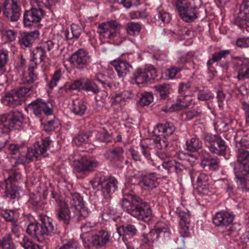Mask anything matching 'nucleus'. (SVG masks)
<instances>
[{"label": "nucleus", "mask_w": 249, "mask_h": 249, "mask_svg": "<svg viewBox=\"0 0 249 249\" xmlns=\"http://www.w3.org/2000/svg\"><path fill=\"white\" fill-rule=\"evenodd\" d=\"M163 168L167 170L168 173L176 172L178 174L187 168L185 165L176 160H168L164 161L161 164Z\"/></svg>", "instance_id": "35"}, {"label": "nucleus", "mask_w": 249, "mask_h": 249, "mask_svg": "<svg viewBox=\"0 0 249 249\" xmlns=\"http://www.w3.org/2000/svg\"><path fill=\"white\" fill-rule=\"evenodd\" d=\"M54 214L56 220L65 230L71 229L75 222L84 220L77 219L75 213L71 215L70 208L66 202H60L58 206H56Z\"/></svg>", "instance_id": "9"}, {"label": "nucleus", "mask_w": 249, "mask_h": 249, "mask_svg": "<svg viewBox=\"0 0 249 249\" xmlns=\"http://www.w3.org/2000/svg\"><path fill=\"white\" fill-rule=\"evenodd\" d=\"M111 64L115 68L120 77L125 76L132 69L131 65L128 62L121 59L113 60Z\"/></svg>", "instance_id": "34"}, {"label": "nucleus", "mask_w": 249, "mask_h": 249, "mask_svg": "<svg viewBox=\"0 0 249 249\" xmlns=\"http://www.w3.org/2000/svg\"><path fill=\"white\" fill-rule=\"evenodd\" d=\"M29 203L32 205V208L36 211L43 210L46 208V203L41 199L40 196L35 197L31 199Z\"/></svg>", "instance_id": "52"}, {"label": "nucleus", "mask_w": 249, "mask_h": 249, "mask_svg": "<svg viewBox=\"0 0 249 249\" xmlns=\"http://www.w3.org/2000/svg\"><path fill=\"white\" fill-rule=\"evenodd\" d=\"M98 32L100 38L104 39L105 41L117 45L122 42L119 24L115 21L102 23L98 27Z\"/></svg>", "instance_id": "8"}, {"label": "nucleus", "mask_w": 249, "mask_h": 249, "mask_svg": "<svg viewBox=\"0 0 249 249\" xmlns=\"http://www.w3.org/2000/svg\"><path fill=\"white\" fill-rule=\"evenodd\" d=\"M19 243L24 249H41L38 245L25 235H23Z\"/></svg>", "instance_id": "49"}, {"label": "nucleus", "mask_w": 249, "mask_h": 249, "mask_svg": "<svg viewBox=\"0 0 249 249\" xmlns=\"http://www.w3.org/2000/svg\"><path fill=\"white\" fill-rule=\"evenodd\" d=\"M194 53L192 52L188 53L185 55H183L180 58V61L184 64V68L189 70L195 68L194 63L193 61Z\"/></svg>", "instance_id": "53"}, {"label": "nucleus", "mask_w": 249, "mask_h": 249, "mask_svg": "<svg viewBox=\"0 0 249 249\" xmlns=\"http://www.w3.org/2000/svg\"><path fill=\"white\" fill-rule=\"evenodd\" d=\"M25 123V118L21 111L15 110L0 114V134H8L12 130H20Z\"/></svg>", "instance_id": "6"}, {"label": "nucleus", "mask_w": 249, "mask_h": 249, "mask_svg": "<svg viewBox=\"0 0 249 249\" xmlns=\"http://www.w3.org/2000/svg\"><path fill=\"white\" fill-rule=\"evenodd\" d=\"M231 51L230 50H221L219 52L214 53L211 58L209 59L207 62V67L208 71L214 76L216 73V71L214 66V64L220 61L222 58H225L227 55L230 54Z\"/></svg>", "instance_id": "30"}, {"label": "nucleus", "mask_w": 249, "mask_h": 249, "mask_svg": "<svg viewBox=\"0 0 249 249\" xmlns=\"http://www.w3.org/2000/svg\"><path fill=\"white\" fill-rule=\"evenodd\" d=\"M99 165V162L92 158L82 157L73 161V170L75 173L86 176L94 172Z\"/></svg>", "instance_id": "15"}, {"label": "nucleus", "mask_w": 249, "mask_h": 249, "mask_svg": "<svg viewBox=\"0 0 249 249\" xmlns=\"http://www.w3.org/2000/svg\"><path fill=\"white\" fill-rule=\"evenodd\" d=\"M141 30V25L137 23L133 22H130L127 24L126 30L127 33L131 36L138 35Z\"/></svg>", "instance_id": "59"}, {"label": "nucleus", "mask_w": 249, "mask_h": 249, "mask_svg": "<svg viewBox=\"0 0 249 249\" xmlns=\"http://www.w3.org/2000/svg\"><path fill=\"white\" fill-rule=\"evenodd\" d=\"M19 243L24 249H41L38 245L25 235H23Z\"/></svg>", "instance_id": "48"}, {"label": "nucleus", "mask_w": 249, "mask_h": 249, "mask_svg": "<svg viewBox=\"0 0 249 249\" xmlns=\"http://www.w3.org/2000/svg\"><path fill=\"white\" fill-rule=\"evenodd\" d=\"M27 111H30L38 118L44 116H49L53 114V105L50 102H46L43 99L37 98L33 101L25 108Z\"/></svg>", "instance_id": "14"}, {"label": "nucleus", "mask_w": 249, "mask_h": 249, "mask_svg": "<svg viewBox=\"0 0 249 249\" xmlns=\"http://www.w3.org/2000/svg\"><path fill=\"white\" fill-rule=\"evenodd\" d=\"M197 10L195 7H191L185 11V12L182 13L180 16L182 20L186 22H193L197 18Z\"/></svg>", "instance_id": "42"}, {"label": "nucleus", "mask_w": 249, "mask_h": 249, "mask_svg": "<svg viewBox=\"0 0 249 249\" xmlns=\"http://www.w3.org/2000/svg\"><path fill=\"white\" fill-rule=\"evenodd\" d=\"M33 87L19 88L6 93L1 99V103L6 106L15 108L21 105L23 101V97L29 93Z\"/></svg>", "instance_id": "11"}, {"label": "nucleus", "mask_w": 249, "mask_h": 249, "mask_svg": "<svg viewBox=\"0 0 249 249\" xmlns=\"http://www.w3.org/2000/svg\"><path fill=\"white\" fill-rule=\"evenodd\" d=\"M69 61L75 68L82 70L90 64L91 58L87 51L80 49L71 54Z\"/></svg>", "instance_id": "19"}, {"label": "nucleus", "mask_w": 249, "mask_h": 249, "mask_svg": "<svg viewBox=\"0 0 249 249\" xmlns=\"http://www.w3.org/2000/svg\"><path fill=\"white\" fill-rule=\"evenodd\" d=\"M93 189L100 190L105 198H108L117 190L118 181L113 176H106L102 173H96L90 181Z\"/></svg>", "instance_id": "7"}, {"label": "nucleus", "mask_w": 249, "mask_h": 249, "mask_svg": "<svg viewBox=\"0 0 249 249\" xmlns=\"http://www.w3.org/2000/svg\"><path fill=\"white\" fill-rule=\"evenodd\" d=\"M168 144L169 142L167 138L162 135H159L156 136L153 139V143L148 145L141 143L140 144V150L148 163L153 166H156V164L154 162V160H156L154 156H152V154L155 153L156 148L162 150L167 147Z\"/></svg>", "instance_id": "10"}, {"label": "nucleus", "mask_w": 249, "mask_h": 249, "mask_svg": "<svg viewBox=\"0 0 249 249\" xmlns=\"http://www.w3.org/2000/svg\"><path fill=\"white\" fill-rule=\"evenodd\" d=\"M197 99L205 102H212L214 99V94L208 89H201L197 90Z\"/></svg>", "instance_id": "46"}, {"label": "nucleus", "mask_w": 249, "mask_h": 249, "mask_svg": "<svg viewBox=\"0 0 249 249\" xmlns=\"http://www.w3.org/2000/svg\"><path fill=\"white\" fill-rule=\"evenodd\" d=\"M154 100L153 95L151 92H144L139 100V104L142 106L149 105Z\"/></svg>", "instance_id": "62"}, {"label": "nucleus", "mask_w": 249, "mask_h": 249, "mask_svg": "<svg viewBox=\"0 0 249 249\" xmlns=\"http://www.w3.org/2000/svg\"><path fill=\"white\" fill-rule=\"evenodd\" d=\"M194 97L191 94L179 96V103L174 104L168 109H165L163 110L165 112H174L178 110L184 109L188 107L195 105L196 104Z\"/></svg>", "instance_id": "27"}, {"label": "nucleus", "mask_w": 249, "mask_h": 249, "mask_svg": "<svg viewBox=\"0 0 249 249\" xmlns=\"http://www.w3.org/2000/svg\"><path fill=\"white\" fill-rule=\"evenodd\" d=\"M211 177L202 172L196 179V191L201 195H207L210 192Z\"/></svg>", "instance_id": "29"}, {"label": "nucleus", "mask_w": 249, "mask_h": 249, "mask_svg": "<svg viewBox=\"0 0 249 249\" xmlns=\"http://www.w3.org/2000/svg\"><path fill=\"white\" fill-rule=\"evenodd\" d=\"M122 205L124 210L133 217L148 222L153 215L149 204L127 187L123 190Z\"/></svg>", "instance_id": "1"}, {"label": "nucleus", "mask_w": 249, "mask_h": 249, "mask_svg": "<svg viewBox=\"0 0 249 249\" xmlns=\"http://www.w3.org/2000/svg\"><path fill=\"white\" fill-rule=\"evenodd\" d=\"M175 212L180 218L179 225L190 224V214L188 212L182 211L180 208H177Z\"/></svg>", "instance_id": "54"}, {"label": "nucleus", "mask_w": 249, "mask_h": 249, "mask_svg": "<svg viewBox=\"0 0 249 249\" xmlns=\"http://www.w3.org/2000/svg\"><path fill=\"white\" fill-rule=\"evenodd\" d=\"M95 228V224L91 222H86L84 224L81 226V230L82 234H81V237L84 238L86 240H87L88 237L86 236V234L88 233L92 232L94 230Z\"/></svg>", "instance_id": "58"}, {"label": "nucleus", "mask_w": 249, "mask_h": 249, "mask_svg": "<svg viewBox=\"0 0 249 249\" xmlns=\"http://www.w3.org/2000/svg\"><path fill=\"white\" fill-rule=\"evenodd\" d=\"M176 5L179 15L192 7L188 0H177Z\"/></svg>", "instance_id": "61"}, {"label": "nucleus", "mask_w": 249, "mask_h": 249, "mask_svg": "<svg viewBox=\"0 0 249 249\" xmlns=\"http://www.w3.org/2000/svg\"><path fill=\"white\" fill-rule=\"evenodd\" d=\"M21 174L18 170L16 169H11L8 172V177L5 180L9 183H14L17 182L21 178Z\"/></svg>", "instance_id": "60"}, {"label": "nucleus", "mask_w": 249, "mask_h": 249, "mask_svg": "<svg viewBox=\"0 0 249 249\" xmlns=\"http://www.w3.org/2000/svg\"><path fill=\"white\" fill-rule=\"evenodd\" d=\"M134 80L138 85L142 84L154 80L157 76V71L153 66L150 65L144 69H138L134 73Z\"/></svg>", "instance_id": "22"}, {"label": "nucleus", "mask_w": 249, "mask_h": 249, "mask_svg": "<svg viewBox=\"0 0 249 249\" xmlns=\"http://www.w3.org/2000/svg\"><path fill=\"white\" fill-rule=\"evenodd\" d=\"M237 161L234 168L237 188L242 192H249V151H240Z\"/></svg>", "instance_id": "4"}, {"label": "nucleus", "mask_w": 249, "mask_h": 249, "mask_svg": "<svg viewBox=\"0 0 249 249\" xmlns=\"http://www.w3.org/2000/svg\"><path fill=\"white\" fill-rule=\"evenodd\" d=\"M159 175L155 172L142 173L139 177L138 185L144 190H151L159 184Z\"/></svg>", "instance_id": "24"}, {"label": "nucleus", "mask_w": 249, "mask_h": 249, "mask_svg": "<svg viewBox=\"0 0 249 249\" xmlns=\"http://www.w3.org/2000/svg\"><path fill=\"white\" fill-rule=\"evenodd\" d=\"M242 132H238L234 136V139L236 142H239V145L242 148H249V136H244L241 139L238 136L239 133Z\"/></svg>", "instance_id": "64"}, {"label": "nucleus", "mask_w": 249, "mask_h": 249, "mask_svg": "<svg viewBox=\"0 0 249 249\" xmlns=\"http://www.w3.org/2000/svg\"><path fill=\"white\" fill-rule=\"evenodd\" d=\"M159 93L160 99L166 100L169 98L170 86L167 84L159 85L155 87Z\"/></svg>", "instance_id": "50"}, {"label": "nucleus", "mask_w": 249, "mask_h": 249, "mask_svg": "<svg viewBox=\"0 0 249 249\" xmlns=\"http://www.w3.org/2000/svg\"><path fill=\"white\" fill-rule=\"evenodd\" d=\"M137 229L135 225L131 224H126L120 226L117 228V231L120 236H122L123 239L133 237L137 234Z\"/></svg>", "instance_id": "36"}, {"label": "nucleus", "mask_w": 249, "mask_h": 249, "mask_svg": "<svg viewBox=\"0 0 249 249\" xmlns=\"http://www.w3.org/2000/svg\"><path fill=\"white\" fill-rule=\"evenodd\" d=\"M167 229L165 223L160 222L157 223L148 233H143L142 238V249H153V243L158 239L160 233L166 232Z\"/></svg>", "instance_id": "16"}, {"label": "nucleus", "mask_w": 249, "mask_h": 249, "mask_svg": "<svg viewBox=\"0 0 249 249\" xmlns=\"http://www.w3.org/2000/svg\"><path fill=\"white\" fill-rule=\"evenodd\" d=\"M234 215L228 211H221L215 213L213 218V223L218 227H224L230 225L233 222Z\"/></svg>", "instance_id": "28"}, {"label": "nucleus", "mask_w": 249, "mask_h": 249, "mask_svg": "<svg viewBox=\"0 0 249 249\" xmlns=\"http://www.w3.org/2000/svg\"><path fill=\"white\" fill-rule=\"evenodd\" d=\"M199 158L201 160L200 166L203 168L210 170H216L219 167V159L212 156L206 150H201L199 152Z\"/></svg>", "instance_id": "25"}, {"label": "nucleus", "mask_w": 249, "mask_h": 249, "mask_svg": "<svg viewBox=\"0 0 249 249\" xmlns=\"http://www.w3.org/2000/svg\"><path fill=\"white\" fill-rule=\"evenodd\" d=\"M84 78H78L70 85H66L63 87H60L58 91V95L59 97H66L70 94V92L71 90H76L81 92L83 91Z\"/></svg>", "instance_id": "32"}, {"label": "nucleus", "mask_w": 249, "mask_h": 249, "mask_svg": "<svg viewBox=\"0 0 249 249\" xmlns=\"http://www.w3.org/2000/svg\"><path fill=\"white\" fill-rule=\"evenodd\" d=\"M39 32L37 30L22 33L19 38V44L22 49L31 47L38 38Z\"/></svg>", "instance_id": "31"}, {"label": "nucleus", "mask_w": 249, "mask_h": 249, "mask_svg": "<svg viewBox=\"0 0 249 249\" xmlns=\"http://www.w3.org/2000/svg\"><path fill=\"white\" fill-rule=\"evenodd\" d=\"M110 235L105 230L97 231L88 236L87 240L84 239L83 243L86 248L89 249H105L109 242Z\"/></svg>", "instance_id": "12"}, {"label": "nucleus", "mask_w": 249, "mask_h": 249, "mask_svg": "<svg viewBox=\"0 0 249 249\" xmlns=\"http://www.w3.org/2000/svg\"><path fill=\"white\" fill-rule=\"evenodd\" d=\"M0 249H16L10 233L5 234L0 239Z\"/></svg>", "instance_id": "44"}, {"label": "nucleus", "mask_w": 249, "mask_h": 249, "mask_svg": "<svg viewBox=\"0 0 249 249\" xmlns=\"http://www.w3.org/2000/svg\"><path fill=\"white\" fill-rule=\"evenodd\" d=\"M62 77V72L60 69H57L55 71L54 73L52 75L51 80L48 82V86L51 89H53L57 83L61 80Z\"/></svg>", "instance_id": "56"}, {"label": "nucleus", "mask_w": 249, "mask_h": 249, "mask_svg": "<svg viewBox=\"0 0 249 249\" xmlns=\"http://www.w3.org/2000/svg\"><path fill=\"white\" fill-rule=\"evenodd\" d=\"M185 145L187 151L190 152H197L199 156V152L201 150H205L202 148V143L199 138L196 136L186 141Z\"/></svg>", "instance_id": "37"}, {"label": "nucleus", "mask_w": 249, "mask_h": 249, "mask_svg": "<svg viewBox=\"0 0 249 249\" xmlns=\"http://www.w3.org/2000/svg\"><path fill=\"white\" fill-rule=\"evenodd\" d=\"M3 13L8 19L17 21L21 15L19 0H5L3 3Z\"/></svg>", "instance_id": "20"}, {"label": "nucleus", "mask_w": 249, "mask_h": 249, "mask_svg": "<svg viewBox=\"0 0 249 249\" xmlns=\"http://www.w3.org/2000/svg\"><path fill=\"white\" fill-rule=\"evenodd\" d=\"M204 141L205 146L211 153L222 156L226 154L228 146L219 135L207 134L204 138Z\"/></svg>", "instance_id": "13"}, {"label": "nucleus", "mask_w": 249, "mask_h": 249, "mask_svg": "<svg viewBox=\"0 0 249 249\" xmlns=\"http://www.w3.org/2000/svg\"><path fill=\"white\" fill-rule=\"evenodd\" d=\"M32 54L33 62L30 65H36V68L38 64L44 61L47 56L46 51L41 46L34 49Z\"/></svg>", "instance_id": "40"}, {"label": "nucleus", "mask_w": 249, "mask_h": 249, "mask_svg": "<svg viewBox=\"0 0 249 249\" xmlns=\"http://www.w3.org/2000/svg\"><path fill=\"white\" fill-rule=\"evenodd\" d=\"M201 112L196 109H193L182 112L180 114L181 119L188 121L200 116Z\"/></svg>", "instance_id": "55"}, {"label": "nucleus", "mask_w": 249, "mask_h": 249, "mask_svg": "<svg viewBox=\"0 0 249 249\" xmlns=\"http://www.w3.org/2000/svg\"><path fill=\"white\" fill-rule=\"evenodd\" d=\"M83 86L82 88L83 91L91 92L95 96V100L96 102L101 101L104 103L108 96L107 90L103 88L101 89L97 83L87 78H84V83H82Z\"/></svg>", "instance_id": "21"}, {"label": "nucleus", "mask_w": 249, "mask_h": 249, "mask_svg": "<svg viewBox=\"0 0 249 249\" xmlns=\"http://www.w3.org/2000/svg\"><path fill=\"white\" fill-rule=\"evenodd\" d=\"M70 209L72 213H75L77 219H85L89 215L88 209L84 207L83 198L79 193L71 194L70 201Z\"/></svg>", "instance_id": "18"}, {"label": "nucleus", "mask_w": 249, "mask_h": 249, "mask_svg": "<svg viewBox=\"0 0 249 249\" xmlns=\"http://www.w3.org/2000/svg\"><path fill=\"white\" fill-rule=\"evenodd\" d=\"M27 233L37 240L43 242L59 231L56 225L53 223V219L45 215H41L40 222L35 221L30 222L26 230Z\"/></svg>", "instance_id": "2"}, {"label": "nucleus", "mask_w": 249, "mask_h": 249, "mask_svg": "<svg viewBox=\"0 0 249 249\" xmlns=\"http://www.w3.org/2000/svg\"><path fill=\"white\" fill-rule=\"evenodd\" d=\"M20 188L14 183H10L4 191L3 197L8 203H14L20 197Z\"/></svg>", "instance_id": "33"}, {"label": "nucleus", "mask_w": 249, "mask_h": 249, "mask_svg": "<svg viewBox=\"0 0 249 249\" xmlns=\"http://www.w3.org/2000/svg\"><path fill=\"white\" fill-rule=\"evenodd\" d=\"M30 147H27L24 143L19 144L11 143L9 145L8 149L11 154L16 155L18 153L25 154Z\"/></svg>", "instance_id": "45"}, {"label": "nucleus", "mask_w": 249, "mask_h": 249, "mask_svg": "<svg viewBox=\"0 0 249 249\" xmlns=\"http://www.w3.org/2000/svg\"><path fill=\"white\" fill-rule=\"evenodd\" d=\"M36 69V65H29L27 71L23 72L21 78V83L26 86H21L20 88L33 87V88L30 90L29 94L35 89L38 84V83H34L38 79V74L35 71Z\"/></svg>", "instance_id": "23"}, {"label": "nucleus", "mask_w": 249, "mask_h": 249, "mask_svg": "<svg viewBox=\"0 0 249 249\" xmlns=\"http://www.w3.org/2000/svg\"><path fill=\"white\" fill-rule=\"evenodd\" d=\"M181 70V69L179 67H171L163 71L161 73V77L162 79L165 80L173 79Z\"/></svg>", "instance_id": "51"}, {"label": "nucleus", "mask_w": 249, "mask_h": 249, "mask_svg": "<svg viewBox=\"0 0 249 249\" xmlns=\"http://www.w3.org/2000/svg\"><path fill=\"white\" fill-rule=\"evenodd\" d=\"M8 60V52L6 50H0V72L6 71V65Z\"/></svg>", "instance_id": "57"}, {"label": "nucleus", "mask_w": 249, "mask_h": 249, "mask_svg": "<svg viewBox=\"0 0 249 249\" xmlns=\"http://www.w3.org/2000/svg\"><path fill=\"white\" fill-rule=\"evenodd\" d=\"M124 152L122 147L111 148L106 151L104 156L115 166L120 167L124 161Z\"/></svg>", "instance_id": "26"}, {"label": "nucleus", "mask_w": 249, "mask_h": 249, "mask_svg": "<svg viewBox=\"0 0 249 249\" xmlns=\"http://www.w3.org/2000/svg\"><path fill=\"white\" fill-rule=\"evenodd\" d=\"M87 109V107L83 101L78 100L73 102L71 109L72 112L75 115L83 116L85 113Z\"/></svg>", "instance_id": "43"}, {"label": "nucleus", "mask_w": 249, "mask_h": 249, "mask_svg": "<svg viewBox=\"0 0 249 249\" xmlns=\"http://www.w3.org/2000/svg\"><path fill=\"white\" fill-rule=\"evenodd\" d=\"M176 127L172 123L167 122L164 124H159L154 128V132L156 133H162L166 136L172 135L175 131Z\"/></svg>", "instance_id": "39"}, {"label": "nucleus", "mask_w": 249, "mask_h": 249, "mask_svg": "<svg viewBox=\"0 0 249 249\" xmlns=\"http://www.w3.org/2000/svg\"><path fill=\"white\" fill-rule=\"evenodd\" d=\"M56 0H30L32 8L25 10L23 15V23L26 27H36L44 15L43 7L50 8L55 4Z\"/></svg>", "instance_id": "5"}, {"label": "nucleus", "mask_w": 249, "mask_h": 249, "mask_svg": "<svg viewBox=\"0 0 249 249\" xmlns=\"http://www.w3.org/2000/svg\"><path fill=\"white\" fill-rule=\"evenodd\" d=\"M235 71L233 77L238 81H243L249 78V66L240 57H232L229 68Z\"/></svg>", "instance_id": "17"}, {"label": "nucleus", "mask_w": 249, "mask_h": 249, "mask_svg": "<svg viewBox=\"0 0 249 249\" xmlns=\"http://www.w3.org/2000/svg\"><path fill=\"white\" fill-rule=\"evenodd\" d=\"M52 142L50 137H46L30 146L25 154H21L18 158H11L10 161L12 169H16L19 164L29 163L38 159L41 156L46 153Z\"/></svg>", "instance_id": "3"}, {"label": "nucleus", "mask_w": 249, "mask_h": 249, "mask_svg": "<svg viewBox=\"0 0 249 249\" xmlns=\"http://www.w3.org/2000/svg\"><path fill=\"white\" fill-rule=\"evenodd\" d=\"M93 81L95 82H97L98 86L100 84L101 87L105 89H110L112 87L111 78L102 72L96 74Z\"/></svg>", "instance_id": "41"}, {"label": "nucleus", "mask_w": 249, "mask_h": 249, "mask_svg": "<svg viewBox=\"0 0 249 249\" xmlns=\"http://www.w3.org/2000/svg\"><path fill=\"white\" fill-rule=\"evenodd\" d=\"M0 216L7 222H17L19 218V213L17 210L0 209Z\"/></svg>", "instance_id": "38"}, {"label": "nucleus", "mask_w": 249, "mask_h": 249, "mask_svg": "<svg viewBox=\"0 0 249 249\" xmlns=\"http://www.w3.org/2000/svg\"><path fill=\"white\" fill-rule=\"evenodd\" d=\"M95 139L99 142L108 143L111 142L112 137L105 129H100L95 135Z\"/></svg>", "instance_id": "47"}, {"label": "nucleus", "mask_w": 249, "mask_h": 249, "mask_svg": "<svg viewBox=\"0 0 249 249\" xmlns=\"http://www.w3.org/2000/svg\"><path fill=\"white\" fill-rule=\"evenodd\" d=\"M225 235L227 240L229 239L228 237L231 239L230 241L231 243L236 241L239 238L238 231L233 226L231 227L229 230L226 231Z\"/></svg>", "instance_id": "63"}]
</instances>
